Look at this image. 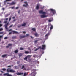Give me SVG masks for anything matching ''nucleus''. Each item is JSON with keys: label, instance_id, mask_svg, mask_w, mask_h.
Instances as JSON below:
<instances>
[{"label": "nucleus", "instance_id": "nucleus-25", "mask_svg": "<svg viewBox=\"0 0 76 76\" xmlns=\"http://www.w3.org/2000/svg\"><path fill=\"white\" fill-rule=\"evenodd\" d=\"M9 69H10L9 68H8L7 69V71L8 72H9Z\"/></svg>", "mask_w": 76, "mask_h": 76}, {"label": "nucleus", "instance_id": "nucleus-28", "mask_svg": "<svg viewBox=\"0 0 76 76\" xmlns=\"http://www.w3.org/2000/svg\"><path fill=\"white\" fill-rule=\"evenodd\" d=\"M2 70H3L4 71H5L6 70V69H5V68H3V69H2Z\"/></svg>", "mask_w": 76, "mask_h": 76}, {"label": "nucleus", "instance_id": "nucleus-27", "mask_svg": "<svg viewBox=\"0 0 76 76\" xmlns=\"http://www.w3.org/2000/svg\"><path fill=\"white\" fill-rule=\"evenodd\" d=\"M29 36V34H26V37H27V36Z\"/></svg>", "mask_w": 76, "mask_h": 76}, {"label": "nucleus", "instance_id": "nucleus-60", "mask_svg": "<svg viewBox=\"0 0 76 76\" xmlns=\"http://www.w3.org/2000/svg\"><path fill=\"white\" fill-rule=\"evenodd\" d=\"M8 15H6V17H7V16H8Z\"/></svg>", "mask_w": 76, "mask_h": 76}, {"label": "nucleus", "instance_id": "nucleus-21", "mask_svg": "<svg viewBox=\"0 0 76 76\" xmlns=\"http://www.w3.org/2000/svg\"><path fill=\"white\" fill-rule=\"evenodd\" d=\"M6 56V54L2 56V57L4 58Z\"/></svg>", "mask_w": 76, "mask_h": 76}, {"label": "nucleus", "instance_id": "nucleus-20", "mask_svg": "<svg viewBox=\"0 0 76 76\" xmlns=\"http://www.w3.org/2000/svg\"><path fill=\"white\" fill-rule=\"evenodd\" d=\"M26 25V23H24V24H22L21 25L22 26H25Z\"/></svg>", "mask_w": 76, "mask_h": 76}, {"label": "nucleus", "instance_id": "nucleus-40", "mask_svg": "<svg viewBox=\"0 0 76 76\" xmlns=\"http://www.w3.org/2000/svg\"><path fill=\"white\" fill-rule=\"evenodd\" d=\"M15 7H11V8L12 9H13Z\"/></svg>", "mask_w": 76, "mask_h": 76}, {"label": "nucleus", "instance_id": "nucleus-22", "mask_svg": "<svg viewBox=\"0 0 76 76\" xmlns=\"http://www.w3.org/2000/svg\"><path fill=\"white\" fill-rule=\"evenodd\" d=\"M12 38L13 39H15L16 38V37L15 36H14L12 37Z\"/></svg>", "mask_w": 76, "mask_h": 76}, {"label": "nucleus", "instance_id": "nucleus-57", "mask_svg": "<svg viewBox=\"0 0 76 76\" xmlns=\"http://www.w3.org/2000/svg\"><path fill=\"white\" fill-rule=\"evenodd\" d=\"M23 33L25 34L26 33V32L24 31L23 32Z\"/></svg>", "mask_w": 76, "mask_h": 76}, {"label": "nucleus", "instance_id": "nucleus-17", "mask_svg": "<svg viewBox=\"0 0 76 76\" xmlns=\"http://www.w3.org/2000/svg\"><path fill=\"white\" fill-rule=\"evenodd\" d=\"M34 35L35 36L37 37H38L39 36V35L37 33H35L34 34Z\"/></svg>", "mask_w": 76, "mask_h": 76}, {"label": "nucleus", "instance_id": "nucleus-14", "mask_svg": "<svg viewBox=\"0 0 76 76\" xmlns=\"http://www.w3.org/2000/svg\"><path fill=\"white\" fill-rule=\"evenodd\" d=\"M12 32H13V34H18L19 33L15 31H12Z\"/></svg>", "mask_w": 76, "mask_h": 76}, {"label": "nucleus", "instance_id": "nucleus-51", "mask_svg": "<svg viewBox=\"0 0 76 76\" xmlns=\"http://www.w3.org/2000/svg\"><path fill=\"white\" fill-rule=\"evenodd\" d=\"M11 34H12V32H10V33H9V35H10Z\"/></svg>", "mask_w": 76, "mask_h": 76}, {"label": "nucleus", "instance_id": "nucleus-19", "mask_svg": "<svg viewBox=\"0 0 76 76\" xmlns=\"http://www.w3.org/2000/svg\"><path fill=\"white\" fill-rule=\"evenodd\" d=\"M32 30L34 31H36V28H32Z\"/></svg>", "mask_w": 76, "mask_h": 76}, {"label": "nucleus", "instance_id": "nucleus-8", "mask_svg": "<svg viewBox=\"0 0 76 76\" xmlns=\"http://www.w3.org/2000/svg\"><path fill=\"white\" fill-rule=\"evenodd\" d=\"M50 10L52 12L53 14H54L56 13V11L55 10L52 9H51Z\"/></svg>", "mask_w": 76, "mask_h": 76}, {"label": "nucleus", "instance_id": "nucleus-50", "mask_svg": "<svg viewBox=\"0 0 76 76\" xmlns=\"http://www.w3.org/2000/svg\"><path fill=\"white\" fill-rule=\"evenodd\" d=\"M13 26V25H10V27H12V26Z\"/></svg>", "mask_w": 76, "mask_h": 76}, {"label": "nucleus", "instance_id": "nucleus-49", "mask_svg": "<svg viewBox=\"0 0 76 76\" xmlns=\"http://www.w3.org/2000/svg\"><path fill=\"white\" fill-rule=\"evenodd\" d=\"M9 47V46H7L6 47V48H8Z\"/></svg>", "mask_w": 76, "mask_h": 76}, {"label": "nucleus", "instance_id": "nucleus-46", "mask_svg": "<svg viewBox=\"0 0 76 76\" xmlns=\"http://www.w3.org/2000/svg\"><path fill=\"white\" fill-rule=\"evenodd\" d=\"M7 22V21H4V23H6Z\"/></svg>", "mask_w": 76, "mask_h": 76}, {"label": "nucleus", "instance_id": "nucleus-47", "mask_svg": "<svg viewBox=\"0 0 76 76\" xmlns=\"http://www.w3.org/2000/svg\"><path fill=\"white\" fill-rule=\"evenodd\" d=\"M18 8H19V7H16V10H17V9H18Z\"/></svg>", "mask_w": 76, "mask_h": 76}, {"label": "nucleus", "instance_id": "nucleus-58", "mask_svg": "<svg viewBox=\"0 0 76 76\" xmlns=\"http://www.w3.org/2000/svg\"><path fill=\"white\" fill-rule=\"evenodd\" d=\"M2 74H0V75L2 76Z\"/></svg>", "mask_w": 76, "mask_h": 76}, {"label": "nucleus", "instance_id": "nucleus-9", "mask_svg": "<svg viewBox=\"0 0 76 76\" xmlns=\"http://www.w3.org/2000/svg\"><path fill=\"white\" fill-rule=\"evenodd\" d=\"M49 35V34H46V35L45 36V39H47L48 38V35Z\"/></svg>", "mask_w": 76, "mask_h": 76}, {"label": "nucleus", "instance_id": "nucleus-16", "mask_svg": "<svg viewBox=\"0 0 76 76\" xmlns=\"http://www.w3.org/2000/svg\"><path fill=\"white\" fill-rule=\"evenodd\" d=\"M15 4V3L14 2H12V3L10 4L11 5H14Z\"/></svg>", "mask_w": 76, "mask_h": 76}, {"label": "nucleus", "instance_id": "nucleus-11", "mask_svg": "<svg viewBox=\"0 0 76 76\" xmlns=\"http://www.w3.org/2000/svg\"><path fill=\"white\" fill-rule=\"evenodd\" d=\"M24 3L26 4V5H25V4L23 5V6L24 7H27V6H28V4H27V3L26 2H24Z\"/></svg>", "mask_w": 76, "mask_h": 76}, {"label": "nucleus", "instance_id": "nucleus-32", "mask_svg": "<svg viewBox=\"0 0 76 76\" xmlns=\"http://www.w3.org/2000/svg\"><path fill=\"white\" fill-rule=\"evenodd\" d=\"M12 44H8V45L9 46H12Z\"/></svg>", "mask_w": 76, "mask_h": 76}, {"label": "nucleus", "instance_id": "nucleus-44", "mask_svg": "<svg viewBox=\"0 0 76 76\" xmlns=\"http://www.w3.org/2000/svg\"><path fill=\"white\" fill-rule=\"evenodd\" d=\"M47 27V26H45V27L44 28L45 29Z\"/></svg>", "mask_w": 76, "mask_h": 76}, {"label": "nucleus", "instance_id": "nucleus-56", "mask_svg": "<svg viewBox=\"0 0 76 76\" xmlns=\"http://www.w3.org/2000/svg\"><path fill=\"white\" fill-rule=\"evenodd\" d=\"M8 20V18H6V20Z\"/></svg>", "mask_w": 76, "mask_h": 76}, {"label": "nucleus", "instance_id": "nucleus-59", "mask_svg": "<svg viewBox=\"0 0 76 76\" xmlns=\"http://www.w3.org/2000/svg\"><path fill=\"white\" fill-rule=\"evenodd\" d=\"M11 67V66H8V67Z\"/></svg>", "mask_w": 76, "mask_h": 76}, {"label": "nucleus", "instance_id": "nucleus-3", "mask_svg": "<svg viewBox=\"0 0 76 76\" xmlns=\"http://www.w3.org/2000/svg\"><path fill=\"white\" fill-rule=\"evenodd\" d=\"M21 69H23V70H26V68L25 67V66L24 65H22V67L21 68Z\"/></svg>", "mask_w": 76, "mask_h": 76}, {"label": "nucleus", "instance_id": "nucleus-10", "mask_svg": "<svg viewBox=\"0 0 76 76\" xmlns=\"http://www.w3.org/2000/svg\"><path fill=\"white\" fill-rule=\"evenodd\" d=\"M9 71L10 72H11V73H14L15 72V71L13 70L12 69H10L9 70Z\"/></svg>", "mask_w": 76, "mask_h": 76}, {"label": "nucleus", "instance_id": "nucleus-54", "mask_svg": "<svg viewBox=\"0 0 76 76\" xmlns=\"http://www.w3.org/2000/svg\"><path fill=\"white\" fill-rule=\"evenodd\" d=\"M15 18V17H12V18H13V19H14V18Z\"/></svg>", "mask_w": 76, "mask_h": 76}, {"label": "nucleus", "instance_id": "nucleus-15", "mask_svg": "<svg viewBox=\"0 0 76 76\" xmlns=\"http://www.w3.org/2000/svg\"><path fill=\"white\" fill-rule=\"evenodd\" d=\"M39 4H38L37 6H36V9L37 10H38L39 9Z\"/></svg>", "mask_w": 76, "mask_h": 76}, {"label": "nucleus", "instance_id": "nucleus-13", "mask_svg": "<svg viewBox=\"0 0 76 76\" xmlns=\"http://www.w3.org/2000/svg\"><path fill=\"white\" fill-rule=\"evenodd\" d=\"M26 37V36H22L21 35H20V38L21 39L22 38H23Z\"/></svg>", "mask_w": 76, "mask_h": 76}, {"label": "nucleus", "instance_id": "nucleus-33", "mask_svg": "<svg viewBox=\"0 0 76 76\" xmlns=\"http://www.w3.org/2000/svg\"><path fill=\"white\" fill-rule=\"evenodd\" d=\"M19 56L20 57L22 56V54H19Z\"/></svg>", "mask_w": 76, "mask_h": 76}, {"label": "nucleus", "instance_id": "nucleus-4", "mask_svg": "<svg viewBox=\"0 0 76 76\" xmlns=\"http://www.w3.org/2000/svg\"><path fill=\"white\" fill-rule=\"evenodd\" d=\"M8 24H9V23H7L6 24H5L4 25L5 28H6V30L8 29V28H7V26H8Z\"/></svg>", "mask_w": 76, "mask_h": 76}, {"label": "nucleus", "instance_id": "nucleus-30", "mask_svg": "<svg viewBox=\"0 0 76 76\" xmlns=\"http://www.w3.org/2000/svg\"><path fill=\"white\" fill-rule=\"evenodd\" d=\"M8 38V37H5L4 38V39H7Z\"/></svg>", "mask_w": 76, "mask_h": 76}, {"label": "nucleus", "instance_id": "nucleus-37", "mask_svg": "<svg viewBox=\"0 0 76 76\" xmlns=\"http://www.w3.org/2000/svg\"><path fill=\"white\" fill-rule=\"evenodd\" d=\"M53 28V26H51L50 27V29H52Z\"/></svg>", "mask_w": 76, "mask_h": 76}, {"label": "nucleus", "instance_id": "nucleus-62", "mask_svg": "<svg viewBox=\"0 0 76 76\" xmlns=\"http://www.w3.org/2000/svg\"><path fill=\"white\" fill-rule=\"evenodd\" d=\"M2 22L1 21H0V23H1Z\"/></svg>", "mask_w": 76, "mask_h": 76}, {"label": "nucleus", "instance_id": "nucleus-63", "mask_svg": "<svg viewBox=\"0 0 76 76\" xmlns=\"http://www.w3.org/2000/svg\"><path fill=\"white\" fill-rule=\"evenodd\" d=\"M31 38H32V37L31 36Z\"/></svg>", "mask_w": 76, "mask_h": 76}, {"label": "nucleus", "instance_id": "nucleus-52", "mask_svg": "<svg viewBox=\"0 0 76 76\" xmlns=\"http://www.w3.org/2000/svg\"><path fill=\"white\" fill-rule=\"evenodd\" d=\"M12 30V29H10V30H9L8 31L9 32V31H11Z\"/></svg>", "mask_w": 76, "mask_h": 76}, {"label": "nucleus", "instance_id": "nucleus-12", "mask_svg": "<svg viewBox=\"0 0 76 76\" xmlns=\"http://www.w3.org/2000/svg\"><path fill=\"white\" fill-rule=\"evenodd\" d=\"M17 75H23V73H16Z\"/></svg>", "mask_w": 76, "mask_h": 76}, {"label": "nucleus", "instance_id": "nucleus-26", "mask_svg": "<svg viewBox=\"0 0 76 76\" xmlns=\"http://www.w3.org/2000/svg\"><path fill=\"white\" fill-rule=\"evenodd\" d=\"M18 51L17 50H15V51L14 52L15 53H18Z\"/></svg>", "mask_w": 76, "mask_h": 76}, {"label": "nucleus", "instance_id": "nucleus-2", "mask_svg": "<svg viewBox=\"0 0 76 76\" xmlns=\"http://www.w3.org/2000/svg\"><path fill=\"white\" fill-rule=\"evenodd\" d=\"M3 75L4 76H6L7 75V76H12V75L8 73L4 74Z\"/></svg>", "mask_w": 76, "mask_h": 76}, {"label": "nucleus", "instance_id": "nucleus-7", "mask_svg": "<svg viewBox=\"0 0 76 76\" xmlns=\"http://www.w3.org/2000/svg\"><path fill=\"white\" fill-rule=\"evenodd\" d=\"M42 48H41V49L42 50H43L45 49L46 47V45H42Z\"/></svg>", "mask_w": 76, "mask_h": 76}, {"label": "nucleus", "instance_id": "nucleus-24", "mask_svg": "<svg viewBox=\"0 0 76 76\" xmlns=\"http://www.w3.org/2000/svg\"><path fill=\"white\" fill-rule=\"evenodd\" d=\"M25 53L27 54L29 53V52L28 51H26L25 52Z\"/></svg>", "mask_w": 76, "mask_h": 76}, {"label": "nucleus", "instance_id": "nucleus-23", "mask_svg": "<svg viewBox=\"0 0 76 76\" xmlns=\"http://www.w3.org/2000/svg\"><path fill=\"white\" fill-rule=\"evenodd\" d=\"M38 41V40H36L35 41H34V42L35 43H37V42Z\"/></svg>", "mask_w": 76, "mask_h": 76}, {"label": "nucleus", "instance_id": "nucleus-29", "mask_svg": "<svg viewBox=\"0 0 76 76\" xmlns=\"http://www.w3.org/2000/svg\"><path fill=\"white\" fill-rule=\"evenodd\" d=\"M21 26H22V25H18V28H20V27H21Z\"/></svg>", "mask_w": 76, "mask_h": 76}, {"label": "nucleus", "instance_id": "nucleus-43", "mask_svg": "<svg viewBox=\"0 0 76 76\" xmlns=\"http://www.w3.org/2000/svg\"><path fill=\"white\" fill-rule=\"evenodd\" d=\"M39 49L38 48L34 50L35 51H37Z\"/></svg>", "mask_w": 76, "mask_h": 76}, {"label": "nucleus", "instance_id": "nucleus-6", "mask_svg": "<svg viewBox=\"0 0 76 76\" xmlns=\"http://www.w3.org/2000/svg\"><path fill=\"white\" fill-rule=\"evenodd\" d=\"M30 56V55H27L26 56V57H25L24 58V59L25 60H26L27 61V58L28 57L29 58V57H30V56Z\"/></svg>", "mask_w": 76, "mask_h": 76}, {"label": "nucleus", "instance_id": "nucleus-38", "mask_svg": "<svg viewBox=\"0 0 76 76\" xmlns=\"http://www.w3.org/2000/svg\"><path fill=\"white\" fill-rule=\"evenodd\" d=\"M26 73H25L24 74V76H26Z\"/></svg>", "mask_w": 76, "mask_h": 76}, {"label": "nucleus", "instance_id": "nucleus-36", "mask_svg": "<svg viewBox=\"0 0 76 76\" xmlns=\"http://www.w3.org/2000/svg\"><path fill=\"white\" fill-rule=\"evenodd\" d=\"M33 57H37V55H34L33 56Z\"/></svg>", "mask_w": 76, "mask_h": 76}, {"label": "nucleus", "instance_id": "nucleus-5", "mask_svg": "<svg viewBox=\"0 0 76 76\" xmlns=\"http://www.w3.org/2000/svg\"><path fill=\"white\" fill-rule=\"evenodd\" d=\"M47 16H46L45 15H41V18H43L47 17Z\"/></svg>", "mask_w": 76, "mask_h": 76}, {"label": "nucleus", "instance_id": "nucleus-31", "mask_svg": "<svg viewBox=\"0 0 76 76\" xmlns=\"http://www.w3.org/2000/svg\"><path fill=\"white\" fill-rule=\"evenodd\" d=\"M20 50H24V48H20Z\"/></svg>", "mask_w": 76, "mask_h": 76}, {"label": "nucleus", "instance_id": "nucleus-55", "mask_svg": "<svg viewBox=\"0 0 76 76\" xmlns=\"http://www.w3.org/2000/svg\"><path fill=\"white\" fill-rule=\"evenodd\" d=\"M1 72L2 73H4V72L3 71H1Z\"/></svg>", "mask_w": 76, "mask_h": 76}, {"label": "nucleus", "instance_id": "nucleus-18", "mask_svg": "<svg viewBox=\"0 0 76 76\" xmlns=\"http://www.w3.org/2000/svg\"><path fill=\"white\" fill-rule=\"evenodd\" d=\"M11 0H6V1H4V4H5V3L7 2V1H11Z\"/></svg>", "mask_w": 76, "mask_h": 76}, {"label": "nucleus", "instance_id": "nucleus-41", "mask_svg": "<svg viewBox=\"0 0 76 76\" xmlns=\"http://www.w3.org/2000/svg\"><path fill=\"white\" fill-rule=\"evenodd\" d=\"M52 21V20H48L49 22H50Z\"/></svg>", "mask_w": 76, "mask_h": 76}, {"label": "nucleus", "instance_id": "nucleus-45", "mask_svg": "<svg viewBox=\"0 0 76 76\" xmlns=\"http://www.w3.org/2000/svg\"><path fill=\"white\" fill-rule=\"evenodd\" d=\"M2 10H5V9H4V8H2Z\"/></svg>", "mask_w": 76, "mask_h": 76}, {"label": "nucleus", "instance_id": "nucleus-61", "mask_svg": "<svg viewBox=\"0 0 76 76\" xmlns=\"http://www.w3.org/2000/svg\"><path fill=\"white\" fill-rule=\"evenodd\" d=\"M2 32H0V34H2Z\"/></svg>", "mask_w": 76, "mask_h": 76}, {"label": "nucleus", "instance_id": "nucleus-48", "mask_svg": "<svg viewBox=\"0 0 76 76\" xmlns=\"http://www.w3.org/2000/svg\"><path fill=\"white\" fill-rule=\"evenodd\" d=\"M18 13H20V10H19V11H18Z\"/></svg>", "mask_w": 76, "mask_h": 76}, {"label": "nucleus", "instance_id": "nucleus-1", "mask_svg": "<svg viewBox=\"0 0 76 76\" xmlns=\"http://www.w3.org/2000/svg\"><path fill=\"white\" fill-rule=\"evenodd\" d=\"M39 13L40 14H42L43 15H46V13L45 12H43V11L42 10H40Z\"/></svg>", "mask_w": 76, "mask_h": 76}, {"label": "nucleus", "instance_id": "nucleus-42", "mask_svg": "<svg viewBox=\"0 0 76 76\" xmlns=\"http://www.w3.org/2000/svg\"><path fill=\"white\" fill-rule=\"evenodd\" d=\"M38 49H41V46H39V47Z\"/></svg>", "mask_w": 76, "mask_h": 76}, {"label": "nucleus", "instance_id": "nucleus-53", "mask_svg": "<svg viewBox=\"0 0 76 76\" xmlns=\"http://www.w3.org/2000/svg\"><path fill=\"white\" fill-rule=\"evenodd\" d=\"M2 25L1 24H0V27L2 26Z\"/></svg>", "mask_w": 76, "mask_h": 76}, {"label": "nucleus", "instance_id": "nucleus-39", "mask_svg": "<svg viewBox=\"0 0 76 76\" xmlns=\"http://www.w3.org/2000/svg\"><path fill=\"white\" fill-rule=\"evenodd\" d=\"M3 30V29L2 28H0V31H1Z\"/></svg>", "mask_w": 76, "mask_h": 76}, {"label": "nucleus", "instance_id": "nucleus-34", "mask_svg": "<svg viewBox=\"0 0 76 76\" xmlns=\"http://www.w3.org/2000/svg\"><path fill=\"white\" fill-rule=\"evenodd\" d=\"M3 37V36H0V38H2Z\"/></svg>", "mask_w": 76, "mask_h": 76}, {"label": "nucleus", "instance_id": "nucleus-64", "mask_svg": "<svg viewBox=\"0 0 76 76\" xmlns=\"http://www.w3.org/2000/svg\"><path fill=\"white\" fill-rule=\"evenodd\" d=\"M16 20H14V21H15Z\"/></svg>", "mask_w": 76, "mask_h": 76}, {"label": "nucleus", "instance_id": "nucleus-35", "mask_svg": "<svg viewBox=\"0 0 76 76\" xmlns=\"http://www.w3.org/2000/svg\"><path fill=\"white\" fill-rule=\"evenodd\" d=\"M11 19V17H10L9 18V22H10V21Z\"/></svg>", "mask_w": 76, "mask_h": 76}]
</instances>
